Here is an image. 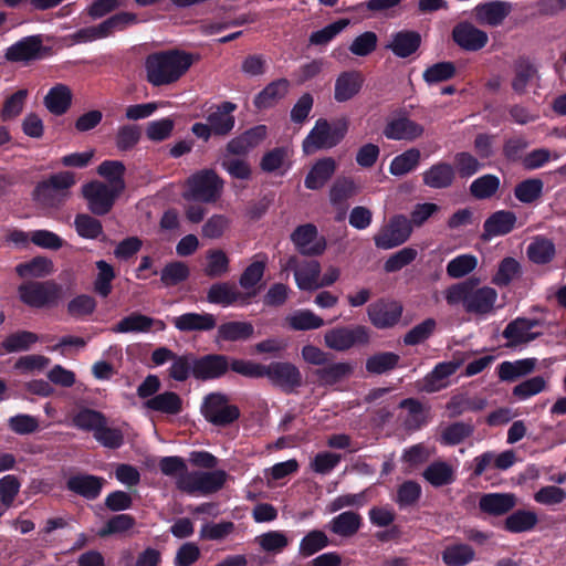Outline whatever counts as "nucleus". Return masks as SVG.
Masks as SVG:
<instances>
[{"label": "nucleus", "instance_id": "obj_1", "mask_svg": "<svg viewBox=\"0 0 566 566\" xmlns=\"http://www.w3.org/2000/svg\"><path fill=\"white\" fill-rule=\"evenodd\" d=\"M195 55L179 49L150 53L145 60L146 78L155 87L178 82L191 67Z\"/></svg>", "mask_w": 566, "mask_h": 566}, {"label": "nucleus", "instance_id": "obj_2", "mask_svg": "<svg viewBox=\"0 0 566 566\" xmlns=\"http://www.w3.org/2000/svg\"><path fill=\"white\" fill-rule=\"evenodd\" d=\"M348 130L346 118H339L329 123L325 118H318L308 135L303 140V151L307 155L319 149H329L337 146Z\"/></svg>", "mask_w": 566, "mask_h": 566}, {"label": "nucleus", "instance_id": "obj_3", "mask_svg": "<svg viewBox=\"0 0 566 566\" xmlns=\"http://www.w3.org/2000/svg\"><path fill=\"white\" fill-rule=\"evenodd\" d=\"M497 292L490 286L481 285V280L470 276L462 281V307L476 317L485 316L494 311Z\"/></svg>", "mask_w": 566, "mask_h": 566}, {"label": "nucleus", "instance_id": "obj_4", "mask_svg": "<svg viewBox=\"0 0 566 566\" xmlns=\"http://www.w3.org/2000/svg\"><path fill=\"white\" fill-rule=\"evenodd\" d=\"M62 292V285L54 280L27 281L18 286L19 300L31 308H46L57 305Z\"/></svg>", "mask_w": 566, "mask_h": 566}, {"label": "nucleus", "instance_id": "obj_5", "mask_svg": "<svg viewBox=\"0 0 566 566\" xmlns=\"http://www.w3.org/2000/svg\"><path fill=\"white\" fill-rule=\"evenodd\" d=\"M75 184L76 177L73 171H60L39 181L33 189L32 196L36 202L54 207L67 197L69 190Z\"/></svg>", "mask_w": 566, "mask_h": 566}, {"label": "nucleus", "instance_id": "obj_6", "mask_svg": "<svg viewBox=\"0 0 566 566\" xmlns=\"http://www.w3.org/2000/svg\"><path fill=\"white\" fill-rule=\"evenodd\" d=\"M223 185L222 178L213 169H202L188 178L185 198L213 203L221 197Z\"/></svg>", "mask_w": 566, "mask_h": 566}, {"label": "nucleus", "instance_id": "obj_7", "mask_svg": "<svg viewBox=\"0 0 566 566\" xmlns=\"http://www.w3.org/2000/svg\"><path fill=\"white\" fill-rule=\"evenodd\" d=\"M203 418L216 427L226 428L235 422L241 411L237 405L229 403V397L222 392H210L200 408Z\"/></svg>", "mask_w": 566, "mask_h": 566}, {"label": "nucleus", "instance_id": "obj_8", "mask_svg": "<svg viewBox=\"0 0 566 566\" xmlns=\"http://www.w3.org/2000/svg\"><path fill=\"white\" fill-rule=\"evenodd\" d=\"M224 470L192 471L179 476L176 481L177 489L188 494H212L221 490L227 481Z\"/></svg>", "mask_w": 566, "mask_h": 566}, {"label": "nucleus", "instance_id": "obj_9", "mask_svg": "<svg viewBox=\"0 0 566 566\" xmlns=\"http://www.w3.org/2000/svg\"><path fill=\"white\" fill-rule=\"evenodd\" d=\"M52 54V48L43 45L41 34L28 35L7 48L4 59L9 62L25 64L43 60Z\"/></svg>", "mask_w": 566, "mask_h": 566}, {"label": "nucleus", "instance_id": "obj_10", "mask_svg": "<svg viewBox=\"0 0 566 566\" xmlns=\"http://www.w3.org/2000/svg\"><path fill=\"white\" fill-rule=\"evenodd\" d=\"M120 192L108 185L92 180L82 186V196L87 202V208L94 216H105L114 207Z\"/></svg>", "mask_w": 566, "mask_h": 566}, {"label": "nucleus", "instance_id": "obj_11", "mask_svg": "<svg viewBox=\"0 0 566 566\" xmlns=\"http://www.w3.org/2000/svg\"><path fill=\"white\" fill-rule=\"evenodd\" d=\"M324 339L328 348L345 352L354 346L369 344L370 329L365 325L335 327L326 332Z\"/></svg>", "mask_w": 566, "mask_h": 566}, {"label": "nucleus", "instance_id": "obj_12", "mask_svg": "<svg viewBox=\"0 0 566 566\" xmlns=\"http://www.w3.org/2000/svg\"><path fill=\"white\" fill-rule=\"evenodd\" d=\"M411 232L409 219L403 214H396L375 234L374 242L378 249H394L408 241Z\"/></svg>", "mask_w": 566, "mask_h": 566}, {"label": "nucleus", "instance_id": "obj_13", "mask_svg": "<svg viewBox=\"0 0 566 566\" xmlns=\"http://www.w3.org/2000/svg\"><path fill=\"white\" fill-rule=\"evenodd\" d=\"M256 294V291H239L235 283L226 281L211 284L207 291L206 298L208 303L220 305L222 307H229L234 304L245 306L251 303L252 298H254Z\"/></svg>", "mask_w": 566, "mask_h": 566}, {"label": "nucleus", "instance_id": "obj_14", "mask_svg": "<svg viewBox=\"0 0 566 566\" xmlns=\"http://www.w3.org/2000/svg\"><path fill=\"white\" fill-rule=\"evenodd\" d=\"M290 238L296 251L305 256L322 255L327 247L326 239L318 237L317 227L313 223L297 226Z\"/></svg>", "mask_w": 566, "mask_h": 566}, {"label": "nucleus", "instance_id": "obj_15", "mask_svg": "<svg viewBox=\"0 0 566 566\" xmlns=\"http://www.w3.org/2000/svg\"><path fill=\"white\" fill-rule=\"evenodd\" d=\"M261 373L262 377L269 378L273 385L281 387L286 392H291L302 384L301 371L292 363L273 361L262 365Z\"/></svg>", "mask_w": 566, "mask_h": 566}, {"label": "nucleus", "instance_id": "obj_16", "mask_svg": "<svg viewBox=\"0 0 566 566\" xmlns=\"http://www.w3.org/2000/svg\"><path fill=\"white\" fill-rule=\"evenodd\" d=\"M403 307L398 301L379 298L367 307L370 323L379 329L391 328L401 318Z\"/></svg>", "mask_w": 566, "mask_h": 566}, {"label": "nucleus", "instance_id": "obj_17", "mask_svg": "<svg viewBox=\"0 0 566 566\" xmlns=\"http://www.w3.org/2000/svg\"><path fill=\"white\" fill-rule=\"evenodd\" d=\"M542 325L539 319L517 317L504 328L502 336L507 340L506 347L526 345L542 336L541 332L533 331Z\"/></svg>", "mask_w": 566, "mask_h": 566}, {"label": "nucleus", "instance_id": "obj_18", "mask_svg": "<svg viewBox=\"0 0 566 566\" xmlns=\"http://www.w3.org/2000/svg\"><path fill=\"white\" fill-rule=\"evenodd\" d=\"M228 374V356L223 354H206L196 358L195 379L208 381L220 379Z\"/></svg>", "mask_w": 566, "mask_h": 566}, {"label": "nucleus", "instance_id": "obj_19", "mask_svg": "<svg viewBox=\"0 0 566 566\" xmlns=\"http://www.w3.org/2000/svg\"><path fill=\"white\" fill-rule=\"evenodd\" d=\"M106 480L103 476L77 473L66 480L65 486L70 492L93 501L101 495Z\"/></svg>", "mask_w": 566, "mask_h": 566}, {"label": "nucleus", "instance_id": "obj_20", "mask_svg": "<svg viewBox=\"0 0 566 566\" xmlns=\"http://www.w3.org/2000/svg\"><path fill=\"white\" fill-rule=\"evenodd\" d=\"M268 136V127L265 125H256L244 130L239 136L232 138L227 144V151L230 155L244 156L250 150L258 147Z\"/></svg>", "mask_w": 566, "mask_h": 566}, {"label": "nucleus", "instance_id": "obj_21", "mask_svg": "<svg viewBox=\"0 0 566 566\" xmlns=\"http://www.w3.org/2000/svg\"><path fill=\"white\" fill-rule=\"evenodd\" d=\"M171 324L181 333L209 332L217 327V318L211 313L188 312L171 318Z\"/></svg>", "mask_w": 566, "mask_h": 566}, {"label": "nucleus", "instance_id": "obj_22", "mask_svg": "<svg viewBox=\"0 0 566 566\" xmlns=\"http://www.w3.org/2000/svg\"><path fill=\"white\" fill-rule=\"evenodd\" d=\"M421 34L415 30H400L391 34L390 42L386 49L399 59H407L413 55L421 46Z\"/></svg>", "mask_w": 566, "mask_h": 566}, {"label": "nucleus", "instance_id": "obj_23", "mask_svg": "<svg viewBox=\"0 0 566 566\" xmlns=\"http://www.w3.org/2000/svg\"><path fill=\"white\" fill-rule=\"evenodd\" d=\"M382 134L390 140H415L423 134V127L408 118L399 116L391 118L384 127Z\"/></svg>", "mask_w": 566, "mask_h": 566}, {"label": "nucleus", "instance_id": "obj_24", "mask_svg": "<svg viewBox=\"0 0 566 566\" xmlns=\"http://www.w3.org/2000/svg\"><path fill=\"white\" fill-rule=\"evenodd\" d=\"M293 150L289 146H277L263 154L260 169L266 174L279 172L280 176L291 169Z\"/></svg>", "mask_w": 566, "mask_h": 566}, {"label": "nucleus", "instance_id": "obj_25", "mask_svg": "<svg viewBox=\"0 0 566 566\" xmlns=\"http://www.w3.org/2000/svg\"><path fill=\"white\" fill-rule=\"evenodd\" d=\"M289 90V80H274L254 96L253 105L258 111L272 108L287 95Z\"/></svg>", "mask_w": 566, "mask_h": 566}, {"label": "nucleus", "instance_id": "obj_26", "mask_svg": "<svg viewBox=\"0 0 566 566\" xmlns=\"http://www.w3.org/2000/svg\"><path fill=\"white\" fill-rule=\"evenodd\" d=\"M459 366L460 361L455 359L453 361L439 363L421 381H419V389L431 394L446 388L448 385V378L455 373Z\"/></svg>", "mask_w": 566, "mask_h": 566}, {"label": "nucleus", "instance_id": "obj_27", "mask_svg": "<svg viewBox=\"0 0 566 566\" xmlns=\"http://www.w3.org/2000/svg\"><path fill=\"white\" fill-rule=\"evenodd\" d=\"M336 169L337 163L333 157L316 160L305 177V188L310 190L322 189L334 176Z\"/></svg>", "mask_w": 566, "mask_h": 566}, {"label": "nucleus", "instance_id": "obj_28", "mask_svg": "<svg viewBox=\"0 0 566 566\" xmlns=\"http://www.w3.org/2000/svg\"><path fill=\"white\" fill-rule=\"evenodd\" d=\"M238 108L237 104L226 101L217 106V109L210 113L207 122L213 129L216 136H227L235 125V118L232 113Z\"/></svg>", "mask_w": 566, "mask_h": 566}, {"label": "nucleus", "instance_id": "obj_29", "mask_svg": "<svg viewBox=\"0 0 566 566\" xmlns=\"http://www.w3.org/2000/svg\"><path fill=\"white\" fill-rule=\"evenodd\" d=\"M353 366L346 361L334 363L328 359L322 367L313 371V376L322 386H334L353 374Z\"/></svg>", "mask_w": 566, "mask_h": 566}, {"label": "nucleus", "instance_id": "obj_30", "mask_svg": "<svg viewBox=\"0 0 566 566\" xmlns=\"http://www.w3.org/2000/svg\"><path fill=\"white\" fill-rule=\"evenodd\" d=\"M364 78L359 72L347 71L338 75L335 81L334 98L339 103L352 99L359 93Z\"/></svg>", "mask_w": 566, "mask_h": 566}, {"label": "nucleus", "instance_id": "obj_31", "mask_svg": "<svg viewBox=\"0 0 566 566\" xmlns=\"http://www.w3.org/2000/svg\"><path fill=\"white\" fill-rule=\"evenodd\" d=\"M517 497L513 493H489L481 496L480 510L490 515H503L514 509Z\"/></svg>", "mask_w": 566, "mask_h": 566}, {"label": "nucleus", "instance_id": "obj_32", "mask_svg": "<svg viewBox=\"0 0 566 566\" xmlns=\"http://www.w3.org/2000/svg\"><path fill=\"white\" fill-rule=\"evenodd\" d=\"M43 104L46 109L55 115L65 114L72 105V92L65 84H55L44 96Z\"/></svg>", "mask_w": 566, "mask_h": 566}, {"label": "nucleus", "instance_id": "obj_33", "mask_svg": "<svg viewBox=\"0 0 566 566\" xmlns=\"http://www.w3.org/2000/svg\"><path fill=\"white\" fill-rule=\"evenodd\" d=\"M268 264V255L258 253L253 261L243 270L239 277V284L244 292L256 291L255 286L262 281Z\"/></svg>", "mask_w": 566, "mask_h": 566}, {"label": "nucleus", "instance_id": "obj_34", "mask_svg": "<svg viewBox=\"0 0 566 566\" xmlns=\"http://www.w3.org/2000/svg\"><path fill=\"white\" fill-rule=\"evenodd\" d=\"M512 6L505 1H491L475 8L476 19L489 25H499L509 15Z\"/></svg>", "mask_w": 566, "mask_h": 566}, {"label": "nucleus", "instance_id": "obj_35", "mask_svg": "<svg viewBox=\"0 0 566 566\" xmlns=\"http://www.w3.org/2000/svg\"><path fill=\"white\" fill-rule=\"evenodd\" d=\"M254 334V327L250 322L230 321L222 323L217 329V340L244 342Z\"/></svg>", "mask_w": 566, "mask_h": 566}, {"label": "nucleus", "instance_id": "obj_36", "mask_svg": "<svg viewBox=\"0 0 566 566\" xmlns=\"http://www.w3.org/2000/svg\"><path fill=\"white\" fill-rule=\"evenodd\" d=\"M363 525V517L354 511H346L333 517L329 522L332 533L342 537L354 536Z\"/></svg>", "mask_w": 566, "mask_h": 566}, {"label": "nucleus", "instance_id": "obj_37", "mask_svg": "<svg viewBox=\"0 0 566 566\" xmlns=\"http://www.w3.org/2000/svg\"><path fill=\"white\" fill-rule=\"evenodd\" d=\"M454 170L450 164L438 163L422 174L423 184L433 189H443L451 186Z\"/></svg>", "mask_w": 566, "mask_h": 566}, {"label": "nucleus", "instance_id": "obj_38", "mask_svg": "<svg viewBox=\"0 0 566 566\" xmlns=\"http://www.w3.org/2000/svg\"><path fill=\"white\" fill-rule=\"evenodd\" d=\"M126 167L120 160H104L97 166V174L107 180L108 187L119 191L125 190Z\"/></svg>", "mask_w": 566, "mask_h": 566}, {"label": "nucleus", "instance_id": "obj_39", "mask_svg": "<svg viewBox=\"0 0 566 566\" xmlns=\"http://www.w3.org/2000/svg\"><path fill=\"white\" fill-rule=\"evenodd\" d=\"M72 423L75 428L93 432V434L101 428V424H107L106 416L95 409L83 407L72 417Z\"/></svg>", "mask_w": 566, "mask_h": 566}, {"label": "nucleus", "instance_id": "obj_40", "mask_svg": "<svg viewBox=\"0 0 566 566\" xmlns=\"http://www.w3.org/2000/svg\"><path fill=\"white\" fill-rule=\"evenodd\" d=\"M321 275V264L312 260L294 270L296 285L302 291H315L318 289V279Z\"/></svg>", "mask_w": 566, "mask_h": 566}, {"label": "nucleus", "instance_id": "obj_41", "mask_svg": "<svg viewBox=\"0 0 566 566\" xmlns=\"http://www.w3.org/2000/svg\"><path fill=\"white\" fill-rule=\"evenodd\" d=\"M147 409L167 415H177L182 409L180 396L174 391L155 395L145 402Z\"/></svg>", "mask_w": 566, "mask_h": 566}, {"label": "nucleus", "instance_id": "obj_42", "mask_svg": "<svg viewBox=\"0 0 566 566\" xmlns=\"http://www.w3.org/2000/svg\"><path fill=\"white\" fill-rule=\"evenodd\" d=\"M535 367V358H525L515 361H503L499 366V378L503 381H514L520 377L533 373Z\"/></svg>", "mask_w": 566, "mask_h": 566}, {"label": "nucleus", "instance_id": "obj_43", "mask_svg": "<svg viewBox=\"0 0 566 566\" xmlns=\"http://www.w3.org/2000/svg\"><path fill=\"white\" fill-rule=\"evenodd\" d=\"M155 325V318L134 312L123 317L114 327L115 333H147Z\"/></svg>", "mask_w": 566, "mask_h": 566}, {"label": "nucleus", "instance_id": "obj_44", "mask_svg": "<svg viewBox=\"0 0 566 566\" xmlns=\"http://www.w3.org/2000/svg\"><path fill=\"white\" fill-rule=\"evenodd\" d=\"M538 523L534 511L517 510L504 521V528L511 533H524L532 531Z\"/></svg>", "mask_w": 566, "mask_h": 566}, {"label": "nucleus", "instance_id": "obj_45", "mask_svg": "<svg viewBox=\"0 0 566 566\" xmlns=\"http://www.w3.org/2000/svg\"><path fill=\"white\" fill-rule=\"evenodd\" d=\"M516 222V216L511 211H497L485 222L484 230L489 237L503 235L509 233Z\"/></svg>", "mask_w": 566, "mask_h": 566}, {"label": "nucleus", "instance_id": "obj_46", "mask_svg": "<svg viewBox=\"0 0 566 566\" xmlns=\"http://www.w3.org/2000/svg\"><path fill=\"white\" fill-rule=\"evenodd\" d=\"M400 361V356L392 352H380L366 359V370L373 375H382L394 370Z\"/></svg>", "mask_w": 566, "mask_h": 566}, {"label": "nucleus", "instance_id": "obj_47", "mask_svg": "<svg viewBox=\"0 0 566 566\" xmlns=\"http://www.w3.org/2000/svg\"><path fill=\"white\" fill-rule=\"evenodd\" d=\"M38 334L30 331H18L9 334L1 343V347L8 354L27 352L38 343Z\"/></svg>", "mask_w": 566, "mask_h": 566}, {"label": "nucleus", "instance_id": "obj_48", "mask_svg": "<svg viewBox=\"0 0 566 566\" xmlns=\"http://www.w3.org/2000/svg\"><path fill=\"white\" fill-rule=\"evenodd\" d=\"M196 358L197 355L192 352L182 355L176 354L169 368V377L180 382L186 381L189 377L195 378Z\"/></svg>", "mask_w": 566, "mask_h": 566}, {"label": "nucleus", "instance_id": "obj_49", "mask_svg": "<svg viewBox=\"0 0 566 566\" xmlns=\"http://www.w3.org/2000/svg\"><path fill=\"white\" fill-rule=\"evenodd\" d=\"M421 153L418 148H409L402 154L396 156L389 166V172L392 176H403L413 171L420 164Z\"/></svg>", "mask_w": 566, "mask_h": 566}, {"label": "nucleus", "instance_id": "obj_50", "mask_svg": "<svg viewBox=\"0 0 566 566\" xmlns=\"http://www.w3.org/2000/svg\"><path fill=\"white\" fill-rule=\"evenodd\" d=\"M95 266L97 269V275L93 282L94 292L98 296L106 298L113 290L112 282L116 277L115 270L113 265L104 260L96 261Z\"/></svg>", "mask_w": 566, "mask_h": 566}, {"label": "nucleus", "instance_id": "obj_51", "mask_svg": "<svg viewBox=\"0 0 566 566\" xmlns=\"http://www.w3.org/2000/svg\"><path fill=\"white\" fill-rule=\"evenodd\" d=\"M399 408L408 410L405 424L408 429L418 430L428 422V410L416 398H406L400 401Z\"/></svg>", "mask_w": 566, "mask_h": 566}, {"label": "nucleus", "instance_id": "obj_52", "mask_svg": "<svg viewBox=\"0 0 566 566\" xmlns=\"http://www.w3.org/2000/svg\"><path fill=\"white\" fill-rule=\"evenodd\" d=\"M52 270L53 262L45 256H35L15 266V272L20 277H44L49 275Z\"/></svg>", "mask_w": 566, "mask_h": 566}, {"label": "nucleus", "instance_id": "obj_53", "mask_svg": "<svg viewBox=\"0 0 566 566\" xmlns=\"http://www.w3.org/2000/svg\"><path fill=\"white\" fill-rule=\"evenodd\" d=\"M190 276L189 266L181 261H172L167 263L160 271V281L164 286H177Z\"/></svg>", "mask_w": 566, "mask_h": 566}, {"label": "nucleus", "instance_id": "obj_54", "mask_svg": "<svg viewBox=\"0 0 566 566\" xmlns=\"http://www.w3.org/2000/svg\"><path fill=\"white\" fill-rule=\"evenodd\" d=\"M230 271V259L221 249H212L207 252V265L205 274L210 279L222 277Z\"/></svg>", "mask_w": 566, "mask_h": 566}, {"label": "nucleus", "instance_id": "obj_55", "mask_svg": "<svg viewBox=\"0 0 566 566\" xmlns=\"http://www.w3.org/2000/svg\"><path fill=\"white\" fill-rule=\"evenodd\" d=\"M358 190L359 187L352 178L338 177L329 189V200L334 206L342 205L354 197Z\"/></svg>", "mask_w": 566, "mask_h": 566}, {"label": "nucleus", "instance_id": "obj_56", "mask_svg": "<svg viewBox=\"0 0 566 566\" xmlns=\"http://www.w3.org/2000/svg\"><path fill=\"white\" fill-rule=\"evenodd\" d=\"M286 321L293 331H312L324 325L323 318L310 310H298L287 316Z\"/></svg>", "mask_w": 566, "mask_h": 566}, {"label": "nucleus", "instance_id": "obj_57", "mask_svg": "<svg viewBox=\"0 0 566 566\" xmlns=\"http://www.w3.org/2000/svg\"><path fill=\"white\" fill-rule=\"evenodd\" d=\"M530 260L537 264H545L553 260L555 245L552 240L537 237L527 248Z\"/></svg>", "mask_w": 566, "mask_h": 566}, {"label": "nucleus", "instance_id": "obj_58", "mask_svg": "<svg viewBox=\"0 0 566 566\" xmlns=\"http://www.w3.org/2000/svg\"><path fill=\"white\" fill-rule=\"evenodd\" d=\"M522 274V268L514 258H504L497 268L492 282L497 286H507L511 282L518 279Z\"/></svg>", "mask_w": 566, "mask_h": 566}, {"label": "nucleus", "instance_id": "obj_59", "mask_svg": "<svg viewBox=\"0 0 566 566\" xmlns=\"http://www.w3.org/2000/svg\"><path fill=\"white\" fill-rule=\"evenodd\" d=\"M76 233L83 239L95 240L103 233L102 222L87 213H78L74 218Z\"/></svg>", "mask_w": 566, "mask_h": 566}, {"label": "nucleus", "instance_id": "obj_60", "mask_svg": "<svg viewBox=\"0 0 566 566\" xmlns=\"http://www.w3.org/2000/svg\"><path fill=\"white\" fill-rule=\"evenodd\" d=\"M423 478L433 486L448 485L453 481V470L446 462L431 463L422 473Z\"/></svg>", "mask_w": 566, "mask_h": 566}, {"label": "nucleus", "instance_id": "obj_61", "mask_svg": "<svg viewBox=\"0 0 566 566\" xmlns=\"http://www.w3.org/2000/svg\"><path fill=\"white\" fill-rule=\"evenodd\" d=\"M457 73V67L452 62H438L428 66L423 73L422 78L428 85H434L452 78Z\"/></svg>", "mask_w": 566, "mask_h": 566}, {"label": "nucleus", "instance_id": "obj_62", "mask_svg": "<svg viewBox=\"0 0 566 566\" xmlns=\"http://www.w3.org/2000/svg\"><path fill=\"white\" fill-rule=\"evenodd\" d=\"M329 539L327 535L319 530L308 532L301 541L298 553L303 557H310L321 549L327 547Z\"/></svg>", "mask_w": 566, "mask_h": 566}, {"label": "nucleus", "instance_id": "obj_63", "mask_svg": "<svg viewBox=\"0 0 566 566\" xmlns=\"http://www.w3.org/2000/svg\"><path fill=\"white\" fill-rule=\"evenodd\" d=\"M437 327V322L433 318H426L420 324L413 326L403 336V344L407 346H416L422 344L431 337Z\"/></svg>", "mask_w": 566, "mask_h": 566}, {"label": "nucleus", "instance_id": "obj_64", "mask_svg": "<svg viewBox=\"0 0 566 566\" xmlns=\"http://www.w3.org/2000/svg\"><path fill=\"white\" fill-rule=\"evenodd\" d=\"M97 306L96 300L88 294H80L73 297L66 306L67 314L74 318H83L92 315Z\"/></svg>", "mask_w": 566, "mask_h": 566}]
</instances>
